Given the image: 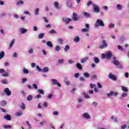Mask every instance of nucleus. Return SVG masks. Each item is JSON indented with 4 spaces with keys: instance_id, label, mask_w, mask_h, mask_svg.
Masks as SVG:
<instances>
[{
    "instance_id": "37998d69",
    "label": "nucleus",
    "mask_w": 129,
    "mask_h": 129,
    "mask_svg": "<svg viewBox=\"0 0 129 129\" xmlns=\"http://www.w3.org/2000/svg\"><path fill=\"white\" fill-rule=\"evenodd\" d=\"M49 33H50V34H56L57 32H56V31H55V30L54 29H52L50 31Z\"/></svg>"
},
{
    "instance_id": "4d7b16f0",
    "label": "nucleus",
    "mask_w": 129,
    "mask_h": 129,
    "mask_svg": "<svg viewBox=\"0 0 129 129\" xmlns=\"http://www.w3.org/2000/svg\"><path fill=\"white\" fill-rule=\"evenodd\" d=\"M59 112H58V111H54L53 112V115H58Z\"/></svg>"
},
{
    "instance_id": "774afa93",
    "label": "nucleus",
    "mask_w": 129,
    "mask_h": 129,
    "mask_svg": "<svg viewBox=\"0 0 129 129\" xmlns=\"http://www.w3.org/2000/svg\"><path fill=\"white\" fill-rule=\"evenodd\" d=\"M46 123V121L44 120L40 122V124H45Z\"/></svg>"
},
{
    "instance_id": "a878e982",
    "label": "nucleus",
    "mask_w": 129,
    "mask_h": 129,
    "mask_svg": "<svg viewBox=\"0 0 129 129\" xmlns=\"http://www.w3.org/2000/svg\"><path fill=\"white\" fill-rule=\"evenodd\" d=\"M48 71H49V68L48 67H44L42 70V72H48Z\"/></svg>"
},
{
    "instance_id": "49530a36",
    "label": "nucleus",
    "mask_w": 129,
    "mask_h": 129,
    "mask_svg": "<svg viewBox=\"0 0 129 129\" xmlns=\"http://www.w3.org/2000/svg\"><path fill=\"white\" fill-rule=\"evenodd\" d=\"M121 96H122V97H126V96H127V93H124L122 94Z\"/></svg>"
},
{
    "instance_id": "aec40b11",
    "label": "nucleus",
    "mask_w": 129,
    "mask_h": 129,
    "mask_svg": "<svg viewBox=\"0 0 129 129\" xmlns=\"http://www.w3.org/2000/svg\"><path fill=\"white\" fill-rule=\"evenodd\" d=\"M20 32L22 34H24V33H26V32H28V30L24 28H21L20 29Z\"/></svg>"
},
{
    "instance_id": "0e129e2a",
    "label": "nucleus",
    "mask_w": 129,
    "mask_h": 129,
    "mask_svg": "<svg viewBox=\"0 0 129 129\" xmlns=\"http://www.w3.org/2000/svg\"><path fill=\"white\" fill-rule=\"evenodd\" d=\"M125 77H126V78H128V73H125Z\"/></svg>"
},
{
    "instance_id": "412c9836",
    "label": "nucleus",
    "mask_w": 129,
    "mask_h": 129,
    "mask_svg": "<svg viewBox=\"0 0 129 129\" xmlns=\"http://www.w3.org/2000/svg\"><path fill=\"white\" fill-rule=\"evenodd\" d=\"M113 63L114 65H115V66H118L119 65V61L118 60H115L113 61Z\"/></svg>"
},
{
    "instance_id": "79ce46f5",
    "label": "nucleus",
    "mask_w": 129,
    "mask_h": 129,
    "mask_svg": "<svg viewBox=\"0 0 129 129\" xmlns=\"http://www.w3.org/2000/svg\"><path fill=\"white\" fill-rule=\"evenodd\" d=\"M59 6V3H58V2H55L54 3V6L55 7V8H57V9H60L59 8H58Z\"/></svg>"
},
{
    "instance_id": "7c9ffc66",
    "label": "nucleus",
    "mask_w": 129,
    "mask_h": 129,
    "mask_svg": "<svg viewBox=\"0 0 129 129\" xmlns=\"http://www.w3.org/2000/svg\"><path fill=\"white\" fill-rule=\"evenodd\" d=\"M95 63H99V58L98 57H94V58Z\"/></svg>"
},
{
    "instance_id": "de8ad7c7",
    "label": "nucleus",
    "mask_w": 129,
    "mask_h": 129,
    "mask_svg": "<svg viewBox=\"0 0 129 129\" xmlns=\"http://www.w3.org/2000/svg\"><path fill=\"white\" fill-rule=\"evenodd\" d=\"M48 105H49V104H48V102H45L44 103V105H43L44 107H47Z\"/></svg>"
},
{
    "instance_id": "39448f33",
    "label": "nucleus",
    "mask_w": 129,
    "mask_h": 129,
    "mask_svg": "<svg viewBox=\"0 0 129 129\" xmlns=\"http://www.w3.org/2000/svg\"><path fill=\"white\" fill-rule=\"evenodd\" d=\"M51 81L53 85H57L59 87H61V84L58 83V81H57V80L52 79H51Z\"/></svg>"
},
{
    "instance_id": "bf43d9fd",
    "label": "nucleus",
    "mask_w": 129,
    "mask_h": 129,
    "mask_svg": "<svg viewBox=\"0 0 129 129\" xmlns=\"http://www.w3.org/2000/svg\"><path fill=\"white\" fill-rule=\"evenodd\" d=\"M117 9H118V10H121V6H120V5H117Z\"/></svg>"
},
{
    "instance_id": "dca6fc26",
    "label": "nucleus",
    "mask_w": 129,
    "mask_h": 129,
    "mask_svg": "<svg viewBox=\"0 0 129 129\" xmlns=\"http://www.w3.org/2000/svg\"><path fill=\"white\" fill-rule=\"evenodd\" d=\"M88 59V57H86L83 58H82L81 60V63H85V62H86V61H87Z\"/></svg>"
},
{
    "instance_id": "f03ea898",
    "label": "nucleus",
    "mask_w": 129,
    "mask_h": 129,
    "mask_svg": "<svg viewBox=\"0 0 129 129\" xmlns=\"http://www.w3.org/2000/svg\"><path fill=\"white\" fill-rule=\"evenodd\" d=\"M95 26L96 28H98V27H104V23L101 20L98 19L95 24Z\"/></svg>"
},
{
    "instance_id": "5fc2aeb1",
    "label": "nucleus",
    "mask_w": 129,
    "mask_h": 129,
    "mask_svg": "<svg viewBox=\"0 0 129 129\" xmlns=\"http://www.w3.org/2000/svg\"><path fill=\"white\" fill-rule=\"evenodd\" d=\"M0 73H6V72L4 69H0Z\"/></svg>"
},
{
    "instance_id": "8fccbe9b",
    "label": "nucleus",
    "mask_w": 129,
    "mask_h": 129,
    "mask_svg": "<svg viewBox=\"0 0 129 129\" xmlns=\"http://www.w3.org/2000/svg\"><path fill=\"white\" fill-rule=\"evenodd\" d=\"M39 8H37L35 11V14L36 15H38L39 14Z\"/></svg>"
},
{
    "instance_id": "052dcab7",
    "label": "nucleus",
    "mask_w": 129,
    "mask_h": 129,
    "mask_svg": "<svg viewBox=\"0 0 129 129\" xmlns=\"http://www.w3.org/2000/svg\"><path fill=\"white\" fill-rule=\"evenodd\" d=\"M82 101H83V100L82 99V98L80 97V98L78 99V102H82Z\"/></svg>"
},
{
    "instance_id": "9d476101",
    "label": "nucleus",
    "mask_w": 129,
    "mask_h": 129,
    "mask_svg": "<svg viewBox=\"0 0 129 129\" xmlns=\"http://www.w3.org/2000/svg\"><path fill=\"white\" fill-rule=\"evenodd\" d=\"M94 10L95 13H100V9H99V7L98 6L94 5Z\"/></svg>"
},
{
    "instance_id": "0eeeda50",
    "label": "nucleus",
    "mask_w": 129,
    "mask_h": 129,
    "mask_svg": "<svg viewBox=\"0 0 129 129\" xmlns=\"http://www.w3.org/2000/svg\"><path fill=\"white\" fill-rule=\"evenodd\" d=\"M73 19L74 21H79V17H78V14H77L75 13V12H74L73 14Z\"/></svg>"
},
{
    "instance_id": "4c0bfd02",
    "label": "nucleus",
    "mask_w": 129,
    "mask_h": 129,
    "mask_svg": "<svg viewBox=\"0 0 129 129\" xmlns=\"http://www.w3.org/2000/svg\"><path fill=\"white\" fill-rule=\"evenodd\" d=\"M3 127H4V128H12V126L10 125H4Z\"/></svg>"
},
{
    "instance_id": "ddd939ff",
    "label": "nucleus",
    "mask_w": 129,
    "mask_h": 129,
    "mask_svg": "<svg viewBox=\"0 0 129 129\" xmlns=\"http://www.w3.org/2000/svg\"><path fill=\"white\" fill-rule=\"evenodd\" d=\"M83 15L86 18H89L90 17V14L86 12H83Z\"/></svg>"
},
{
    "instance_id": "09e8293b",
    "label": "nucleus",
    "mask_w": 129,
    "mask_h": 129,
    "mask_svg": "<svg viewBox=\"0 0 129 129\" xmlns=\"http://www.w3.org/2000/svg\"><path fill=\"white\" fill-rule=\"evenodd\" d=\"M118 49H119V50H120L121 51H123V48H122V46L120 45H118Z\"/></svg>"
},
{
    "instance_id": "f3484780",
    "label": "nucleus",
    "mask_w": 129,
    "mask_h": 129,
    "mask_svg": "<svg viewBox=\"0 0 129 129\" xmlns=\"http://www.w3.org/2000/svg\"><path fill=\"white\" fill-rule=\"evenodd\" d=\"M1 105L3 107H5L6 105H7V101H2L1 103Z\"/></svg>"
},
{
    "instance_id": "f8f14e48",
    "label": "nucleus",
    "mask_w": 129,
    "mask_h": 129,
    "mask_svg": "<svg viewBox=\"0 0 129 129\" xmlns=\"http://www.w3.org/2000/svg\"><path fill=\"white\" fill-rule=\"evenodd\" d=\"M4 119H6V120H12V117L10 114H7L6 116L4 117Z\"/></svg>"
},
{
    "instance_id": "2eb2a0df",
    "label": "nucleus",
    "mask_w": 129,
    "mask_h": 129,
    "mask_svg": "<svg viewBox=\"0 0 129 129\" xmlns=\"http://www.w3.org/2000/svg\"><path fill=\"white\" fill-rule=\"evenodd\" d=\"M45 37V34L40 33L38 34V39H43Z\"/></svg>"
},
{
    "instance_id": "e2e57ef3",
    "label": "nucleus",
    "mask_w": 129,
    "mask_h": 129,
    "mask_svg": "<svg viewBox=\"0 0 129 129\" xmlns=\"http://www.w3.org/2000/svg\"><path fill=\"white\" fill-rule=\"evenodd\" d=\"M27 80L26 78L22 79V83H25V82H26Z\"/></svg>"
},
{
    "instance_id": "cd10ccee",
    "label": "nucleus",
    "mask_w": 129,
    "mask_h": 129,
    "mask_svg": "<svg viewBox=\"0 0 129 129\" xmlns=\"http://www.w3.org/2000/svg\"><path fill=\"white\" fill-rule=\"evenodd\" d=\"M81 32L83 33H86L87 32H89V30H88V28H84L81 30Z\"/></svg>"
},
{
    "instance_id": "f704fd0d",
    "label": "nucleus",
    "mask_w": 129,
    "mask_h": 129,
    "mask_svg": "<svg viewBox=\"0 0 129 129\" xmlns=\"http://www.w3.org/2000/svg\"><path fill=\"white\" fill-rule=\"evenodd\" d=\"M67 5L68 7H69V8H72V4L71 3L69 2V1L67 2Z\"/></svg>"
},
{
    "instance_id": "72a5a7b5",
    "label": "nucleus",
    "mask_w": 129,
    "mask_h": 129,
    "mask_svg": "<svg viewBox=\"0 0 129 129\" xmlns=\"http://www.w3.org/2000/svg\"><path fill=\"white\" fill-rule=\"evenodd\" d=\"M83 94L85 96V98H86V99H88L89 98H90V96L88 95L87 94L85 93H83Z\"/></svg>"
},
{
    "instance_id": "393cba45",
    "label": "nucleus",
    "mask_w": 129,
    "mask_h": 129,
    "mask_svg": "<svg viewBox=\"0 0 129 129\" xmlns=\"http://www.w3.org/2000/svg\"><path fill=\"white\" fill-rule=\"evenodd\" d=\"M4 57H5V52L2 51L0 53V59H3Z\"/></svg>"
},
{
    "instance_id": "6e6552de",
    "label": "nucleus",
    "mask_w": 129,
    "mask_h": 129,
    "mask_svg": "<svg viewBox=\"0 0 129 129\" xmlns=\"http://www.w3.org/2000/svg\"><path fill=\"white\" fill-rule=\"evenodd\" d=\"M62 21L64 23H66V24H69V22H71L72 19L65 17L62 18Z\"/></svg>"
},
{
    "instance_id": "bb28decb",
    "label": "nucleus",
    "mask_w": 129,
    "mask_h": 129,
    "mask_svg": "<svg viewBox=\"0 0 129 129\" xmlns=\"http://www.w3.org/2000/svg\"><path fill=\"white\" fill-rule=\"evenodd\" d=\"M15 39H13L10 43V46L9 47V49H11L13 46H14V44H15Z\"/></svg>"
},
{
    "instance_id": "f257e3e1",
    "label": "nucleus",
    "mask_w": 129,
    "mask_h": 129,
    "mask_svg": "<svg viewBox=\"0 0 129 129\" xmlns=\"http://www.w3.org/2000/svg\"><path fill=\"white\" fill-rule=\"evenodd\" d=\"M113 56V54L111 53V52L107 51L105 53L102 54V58L103 59H107V60H110L111 59V57Z\"/></svg>"
},
{
    "instance_id": "603ef678",
    "label": "nucleus",
    "mask_w": 129,
    "mask_h": 129,
    "mask_svg": "<svg viewBox=\"0 0 129 129\" xmlns=\"http://www.w3.org/2000/svg\"><path fill=\"white\" fill-rule=\"evenodd\" d=\"M33 49H29V51H28V53H29V54H33Z\"/></svg>"
},
{
    "instance_id": "680f3d73",
    "label": "nucleus",
    "mask_w": 129,
    "mask_h": 129,
    "mask_svg": "<svg viewBox=\"0 0 129 129\" xmlns=\"http://www.w3.org/2000/svg\"><path fill=\"white\" fill-rule=\"evenodd\" d=\"M75 77H76V78H78V77H79V73H76L75 74Z\"/></svg>"
},
{
    "instance_id": "4be33fe9",
    "label": "nucleus",
    "mask_w": 129,
    "mask_h": 129,
    "mask_svg": "<svg viewBox=\"0 0 129 129\" xmlns=\"http://www.w3.org/2000/svg\"><path fill=\"white\" fill-rule=\"evenodd\" d=\"M37 91L40 93V94H45V91H44V90L43 89H38Z\"/></svg>"
},
{
    "instance_id": "5701e85b",
    "label": "nucleus",
    "mask_w": 129,
    "mask_h": 129,
    "mask_svg": "<svg viewBox=\"0 0 129 129\" xmlns=\"http://www.w3.org/2000/svg\"><path fill=\"white\" fill-rule=\"evenodd\" d=\"M46 44L47 45V46H48V47H50V48H51V47H53V44H52V42L51 41H47Z\"/></svg>"
},
{
    "instance_id": "e433bc0d",
    "label": "nucleus",
    "mask_w": 129,
    "mask_h": 129,
    "mask_svg": "<svg viewBox=\"0 0 129 129\" xmlns=\"http://www.w3.org/2000/svg\"><path fill=\"white\" fill-rule=\"evenodd\" d=\"M20 5H24V1H20L17 3V6H20Z\"/></svg>"
},
{
    "instance_id": "69168bd1",
    "label": "nucleus",
    "mask_w": 129,
    "mask_h": 129,
    "mask_svg": "<svg viewBox=\"0 0 129 129\" xmlns=\"http://www.w3.org/2000/svg\"><path fill=\"white\" fill-rule=\"evenodd\" d=\"M85 27L86 28V29H88V30H89V24H86Z\"/></svg>"
},
{
    "instance_id": "4468645a",
    "label": "nucleus",
    "mask_w": 129,
    "mask_h": 129,
    "mask_svg": "<svg viewBox=\"0 0 129 129\" xmlns=\"http://www.w3.org/2000/svg\"><path fill=\"white\" fill-rule=\"evenodd\" d=\"M76 67L79 69V70H82V66L80 63H77Z\"/></svg>"
},
{
    "instance_id": "c03bdc74",
    "label": "nucleus",
    "mask_w": 129,
    "mask_h": 129,
    "mask_svg": "<svg viewBox=\"0 0 129 129\" xmlns=\"http://www.w3.org/2000/svg\"><path fill=\"white\" fill-rule=\"evenodd\" d=\"M2 76H3L4 77H8V76H9V74L5 72V74L2 75Z\"/></svg>"
},
{
    "instance_id": "c756f323",
    "label": "nucleus",
    "mask_w": 129,
    "mask_h": 129,
    "mask_svg": "<svg viewBox=\"0 0 129 129\" xmlns=\"http://www.w3.org/2000/svg\"><path fill=\"white\" fill-rule=\"evenodd\" d=\"M16 116H21L22 115V111H19L15 113Z\"/></svg>"
},
{
    "instance_id": "13d9d810",
    "label": "nucleus",
    "mask_w": 129,
    "mask_h": 129,
    "mask_svg": "<svg viewBox=\"0 0 129 129\" xmlns=\"http://www.w3.org/2000/svg\"><path fill=\"white\" fill-rule=\"evenodd\" d=\"M47 97L49 99H51L52 97H53V94H49L47 96Z\"/></svg>"
},
{
    "instance_id": "864d4df0",
    "label": "nucleus",
    "mask_w": 129,
    "mask_h": 129,
    "mask_svg": "<svg viewBox=\"0 0 129 129\" xmlns=\"http://www.w3.org/2000/svg\"><path fill=\"white\" fill-rule=\"evenodd\" d=\"M109 28H114V25L112 23H111L109 25Z\"/></svg>"
},
{
    "instance_id": "a19ab883",
    "label": "nucleus",
    "mask_w": 129,
    "mask_h": 129,
    "mask_svg": "<svg viewBox=\"0 0 129 129\" xmlns=\"http://www.w3.org/2000/svg\"><path fill=\"white\" fill-rule=\"evenodd\" d=\"M55 50L58 52L60 50V46H59V45H56Z\"/></svg>"
},
{
    "instance_id": "58836bf2",
    "label": "nucleus",
    "mask_w": 129,
    "mask_h": 129,
    "mask_svg": "<svg viewBox=\"0 0 129 129\" xmlns=\"http://www.w3.org/2000/svg\"><path fill=\"white\" fill-rule=\"evenodd\" d=\"M57 41L59 42V44H63V39L62 38H58Z\"/></svg>"
},
{
    "instance_id": "338daca9",
    "label": "nucleus",
    "mask_w": 129,
    "mask_h": 129,
    "mask_svg": "<svg viewBox=\"0 0 129 129\" xmlns=\"http://www.w3.org/2000/svg\"><path fill=\"white\" fill-rule=\"evenodd\" d=\"M125 127H126V125L124 124V125H123L121 126V128L124 129V128H125Z\"/></svg>"
},
{
    "instance_id": "6e6d98bb",
    "label": "nucleus",
    "mask_w": 129,
    "mask_h": 129,
    "mask_svg": "<svg viewBox=\"0 0 129 129\" xmlns=\"http://www.w3.org/2000/svg\"><path fill=\"white\" fill-rule=\"evenodd\" d=\"M0 109L1 110H2V111H3V112H6L7 110H6V109H5V108L0 107Z\"/></svg>"
},
{
    "instance_id": "3c124183",
    "label": "nucleus",
    "mask_w": 129,
    "mask_h": 129,
    "mask_svg": "<svg viewBox=\"0 0 129 129\" xmlns=\"http://www.w3.org/2000/svg\"><path fill=\"white\" fill-rule=\"evenodd\" d=\"M33 87L34 88V89H38V86H37V84H34L33 85Z\"/></svg>"
},
{
    "instance_id": "ea45409f",
    "label": "nucleus",
    "mask_w": 129,
    "mask_h": 129,
    "mask_svg": "<svg viewBox=\"0 0 129 129\" xmlns=\"http://www.w3.org/2000/svg\"><path fill=\"white\" fill-rule=\"evenodd\" d=\"M69 49H70V46H69V45H67L66 46V47L64 48V50L68 51V50H69Z\"/></svg>"
},
{
    "instance_id": "c9c22d12",
    "label": "nucleus",
    "mask_w": 129,
    "mask_h": 129,
    "mask_svg": "<svg viewBox=\"0 0 129 129\" xmlns=\"http://www.w3.org/2000/svg\"><path fill=\"white\" fill-rule=\"evenodd\" d=\"M93 4V3H92V1H89L87 4V7H90V6H91Z\"/></svg>"
},
{
    "instance_id": "423d86ee",
    "label": "nucleus",
    "mask_w": 129,
    "mask_h": 129,
    "mask_svg": "<svg viewBox=\"0 0 129 129\" xmlns=\"http://www.w3.org/2000/svg\"><path fill=\"white\" fill-rule=\"evenodd\" d=\"M4 92L6 95H8V96H10V95H12V92L10 91V89L9 88H5L4 89Z\"/></svg>"
},
{
    "instance_id": "7ed1b4c3",
    "label": "nucleus",
    "mask_w": 129,
    "mask_h": 129,
    "mask_svg": "<svg viewBox=\"0 0 129 129\" xmlns=\"http://www.w3.org/2000/svg\"><path fill=\"white\" fill-rule=\"evenodd\" d=\"M108 45L107 43L106 42V40L103 39L102 41V45L99 46L100 49H104L105 48H107Z\"/></svg>"
},
{
    "instance_id": "2f4dec72",
    "label": "nucleus",
    "mask_w": 129,
    "mask_h": 129,
    "mask_svg": "<svg viewBox=\"0 0 129 129\" xmlns=\"http://www.w3.org/2000/svg\"><path fill=\"white\" fill-rule=\"evenodd\" d=\"M20 107L23 109V110H25L26 108V107L25 106V104L24 103H22V104L20 105Z\"/></svg>"
},
{
    "instance_id": "6ab92c4d",
    "label": "nucleus",
    "mask_w": 129,
    "mask_h": 129,
    "mask_svg": "<svg viewBox=\"0 0 129 129\" xmlns=\"http://www.w3.org/2000/svg\"><path fill=\"white\" fill-rule=\"evenodd\" d=\"M23 72L24 74H28L29 70H28L26 68H23Z\"/></svg>"
},
{
    "instance_id": "c85d7f7f",
    "label": "nucleus",
    "mask_w": 129,
    "mask_h": 129,
    "mask_svg": "<svg viewBox=\"0 0 129 129\" xmlns=\"http://www.w3.org/2000/svg\"><path fill=\"white\" fill-rule=\"evenodd\" d=\"M121 88L122 91H124V92H127V88L124 86H121Z\"/></svg>"
},
{
    "instance_id": "20e7f679",
    "label": "nucleus",
    "mask_w": 129,
    "mask_h": 129,
    "mask_svg": "<svg viewBox=\"0 0 129 129\" xmlns=\"http://www.w3.org/2000/svg\"><path fill=\"white\" fill-rule=\"evenodd\" d=\"M108 78L109 79H111V80H113V81H116L117 78L116 77L113 75H112V73H110L108 75Z\"/></svg>"
},
{
    "instance_id": "a211bd4d",
    "label": "nucleus",
    "mask_w": 129,
    "mask_h": 129,
    "mask_svg": "<svg viewBox=\"0 0 129 129\" xmlns=\"http://www.w3.org/2000/svg\"><path fill=\"white\" fill-rule=\"evenodd\" d=\"M63 63H64V59H59L57 61V65H59V64H63Z\"/></svg>"
},
{
    "instance_id": "a18cd8bd",
    "label": "nucleus",
    "mask_w": 129,
    "mask_h": 129,
    "mask_svg": "<svg viewBox=\"0 0 129 129\" xmlns=\"http://www.w3.org/2000/svg\"><path fill=\"white\" fill-rule=\"evenodd\" d=\"M84 76H85L87 78H88L89 77V74L85 73H84Z\"/></svg>"
},
{
    "instance_id": "473e14b6",
    "label": "nucleus",
    "mask_w": 129,
    "mask_h": 129,
    "mask_svg": "<svg viewBox=\"0 0 129 129\" xmlns=\"http://www.w3.org/2000/svg\"><path fill=\"white\" fill-rule=\"evenodd\" d=\"M33 99V96H32V95H29L27 97V100L28 101H31V100H32Z\"/></svg>"
},
{
    "instance_id": "b1692460",
    "label": "nucleus",
    "mask_w": 129,
    "mask_h": 129,
    "mask_svg": "<svg viewBox=\"0 0 129 129\" xmlns=\"http://www.w3.org/2000/svg\"><path fill=\"white\" fill-rule=\"evenodd\" d=\"M75 42H76V43H78L79 41H80V38L78 36H76L74 38Z\"/></svg>"
},
{
    "instance_id": "9b49d317",
    "label": "nucleus",
    "mask_w": 129,
    "mask_h": 129,
    "mask_svg": "<svg viewBox=\"0 0 129 129\" xmlns=\"http://www.w3.org/2000/svg\"><path fill=\"white\" fill-rule=\"evenodd\" d=\"M83 117L84 118H86L87 119H90L91 117H90V115L88 113H85L83 114Z\"/></svg>"
},
{
    "instance_id": "1a4fd4ad",
    "label": "nucleus",
    "mask_w": 129,
    "mask_h": 129,
    "mask_svg": "<svg viewBox=\"0 0 129 129\" xmlns=\"http://www.w3.org/2000/svg\"><path fill=\"white\" fill-rule=\"evenodd\" d=\"M118 95V93L117 92H114L113 91H111L110 93L107 94V96L109 97L110 96H112L114 95V96H116L117 95Z\"/></svg>"
}]
</instances>
